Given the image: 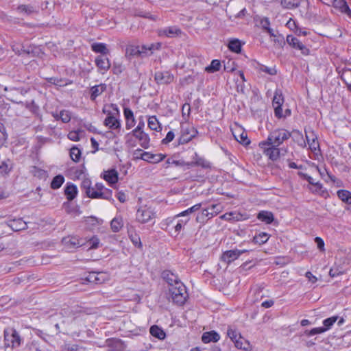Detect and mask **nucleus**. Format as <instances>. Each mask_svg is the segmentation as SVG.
I'll return each instance as SVG.
<instances>
[{
	"mask_svg": "<svg viewBox=\"0 0 351 351\" xmlns=\"http://www.w3.org/2000/svg\"><path fill=\"white\" fill-rule=\"evenodd\" d=\"M24 343V339L19 331L13 327H8L3 330L4 349L14 350L19 348Z\"/></svg>",
	"mask_w": 351,
	"mask_h": 351,
	"instance_id": "1",
	"label": "nucleus"
},
{
	"mask_svg": "<svg viewBox=\"0 0 351 351\" xmlns=\"http://www.w3.org/2000/svg\"><path fill=\"white\" fill-rule=\"evenodd\" d=\"M169 291L173 303L179 306L183 305L189 296L186 288L182 282L169 287Z\"/></svg>",
	"mask_w": 351,
	"mask_h": 351,
	"instance_id": "2",
	"label": "nucleus"
},
{
	"mask_svg": "<svg viewBox=\"0 0 351 351\" xmlns=\"http://www.w3.org/2000/svg\"><path fill=\"white\" fill-rule=\"evenodd\" d=\"M198 134L197 130L186 123H180V135L178 139V145H184L190 142Z\"/></svg>",
	"mask_w": 351,
	"mask_h": 351,
	"instance_id": "3",
	"label": "nucleus"
},
{
	"mask_svg": "<svg viewBox=\"0 0 351 351\" xmlns=\"http://www.w3.org/2000/svg\"><path fill=\"white\" fill-rule=\"evenodd\" d=\"M291 136V132L284 128H278L271 131L266 141L268 143H272L280 146L284 141Z\"/></svg>",
	"mask_w": 351,
	"mask_h": 351,
	"instance_id": "4",
	"label": "nucleus"
},
{
	"mask_svg": "<svg viewBox=\"0 0 351 351\" xmlns=\"http://www.w3.org/2000/svg\"><path fill=\"white\" fill-rule=\"evenodd\" d=\"M279 146L272 143H268L267 141L259 143V147L263 150V154L272 161L276 160L280 157Z\"/></svg>",
	"mask_w": 351,
	"mask_h": 351,
	"instance_id": "5",
	"label": "nucleus"
},
{
	"mask_svg": "<svg viewBox=\"0 0 351 351\" xmlns=\"http://www.w3.org/2000/svg\"><path fill=\"white\" fill-rule=\"evenodd\" d=\"M155 218V213L149 207H141L136 213V219L141 223H146Z\"/></svg>",
	"mask_w": 351,
	"mask_h": 351,
	"instance_id": "6",
	"label": "nucleus"
},
{
	"mask_svg": "<svg viewBox=\"0 0 351 351\" xmlns=\"http://www.w3.org/2000/svg\"><path fill=\"white\" fill-rule=\"evenodd\" d=\"M306 134V139L309 146L310 149L315 154L317 155L320 152L319 143L317 139V136L312 130H304Z\"/></svg>",
	"mask_w": 351,
	"mask_h": 351,
	"instance_id": "7",
	"label": "nucleus"
},
{
	"mask_svg": "<svg viewBox=\"0 0 351 351\" xmlns=\"http://www.w3.org/2000/svg\"><path fill=\"white\" fill-rule=\"evenodd\" d=\"M286 42L292 48L300 50L301 53L304 56H308L310 53L309 49L293 35H288L286 38Z\"/></svg>",
	"mask_w": 351,
	"mask_h": 351,
	"instance_id": "8",
	"label": "nucleus"
},
{
	"mask_svg": "<svg viewBox=\"0 0 351 351\" xmlns=\"http://www.w3.org/2000/svg\"><path fill=\"white\" fill-rule=\"evenodd\" d=\"M97 193H94L92 199H103L113 202L112 190L105 188L102 183L96 184Z\"/></svg>",
	"mask_w": 351,
	"mask_h": 351,
	"instance_id": "9",
	"label": "nucleus"
},
{
	"mask_svg": "<svg viewBox=\"0 0 351 351\" xmlns=\"http://www.w3.org/2000/svg\"><path fill=\"white\" fill-rule=\"evenodd\" d=\"M133 136L138 141V144L144 149H147L149 147L150 138L149 135L144 132V130H132L127 134Z\"/></svg>",
	"mask_w": 351,
	"mask_h": 351,
	"instance_id": "10",
	"label": "nucleus"
},
{
	"mask_svg": "<svg viewBox=\"0 0 351 351\" xmlns=\"http://www.w3.org/2000/svg\"><path fill=\"white\" fill-rule=\"evenodd\" d=\"M154 80L158 84H169L173 82L174 76L169 71H157L154 74Z\"/></svg>",
	"mask_w": 351,
	"mask_h": 351,
	"instance_id": "11",
	"label": "nucleus"
},
{
	"mask_svg": "<svg viewBox=\"0 0 351 351\" xmlns=\"http://www.w3.org/2000/svg\"><path fill=\"white\" fill-rule=\"evenodd\" d=\"M181 34L182 30L177 26L167 27L158 30V34L160 37L173 38Z\"/></svg>",
	"mask_w": 351,
	"mask_h": 351,
	"instance_id": "12",
	"label": "nucleus"
},
{
	"mask_svg": "<svg viewBox=\"0 0 351 351\" xmlns=\"http://www.w3.org/2000/svg\"><path fill=\"white\" fill-rule=\"evenodd\" d=\"M6 98L11 101L13 103H16V104H21L23 106H25V107L28 109L31 112H32L34 114H35L36 116H39L40 114H39V111H40V109H39V106L35 103V101L34 100L31 101H26L25 103L23 102V101H18L16 99H14L10 93H9L8 96L6 97Z\"/></svg>",
	"mask_w": 351,
	"mask_h": 351,
	"instance_id": "13",
	"label": "nucleus"
},
{
	"mask_svg": "<svg viewBox=\"0 0 351 351\" xmlns=\"http://www.w3.org/2000/svg\"><path fill=\"white\" fill-rule=\"evenodd\" d=\"M160 47L161 44L160 43L138 45V49L141 51V58L150 56L154 50L159 49Z\"/></svg>",
	"mask_w": 351,
	"mask_h": 351,
	"instance_id": "14",
	"label": "nucleus"
},
{
	"mask_svg": "<svg viewBox=\"0 0 351 351\" xmlns=\"http://www.w3.org/2000/svg\"><path fill=\"white\" fill-rule=\"evenodd\" d=\"M95 65L100 73H104L110 68V62L106 56H98L95 60Z\"/></svg>",
	"mask_w": 351,
	"mask_h": 351,
	"instance_id": "15",
	"label": "nucleus"
},
{
	"mask_svg": "<svg viewBox=\"0 0 351 351\" xmlns=\"http://www.w3.org/2000/svg\"><path fill=\"white\" fill-rule=\"evenodd\" d=\"M239 258L238 249L227 250L222 253L220 256L221 261L230 265L231 263Z\"/></svg>",
	"mask_w": 351,
	"mask_h": 351,
	"instance_id": "16",
	"label": "nucleus"
},
{
	"mask_svg": "<svg viewBox=\"0 0 351 351\" xmlns=\"http://www.w3.org/2000/svg\"><path fill=\"white\" fill-rule=\"evenodd\" d=\"M166 156L162 154H152L147 152H143L141 154L139 158L151 163H158L162 161Z\"/></svg>",
	"mask_w": 351,
	"mask_h": 351,
	"instance_id": "17",
	"label": "nucleus"
},
{
	"mask_svg": "<svg viewBox=\"0 0 351 351\" xmlns=\"http://www.w3.org/2000/svg\"><path fill=\"white\" fill-rule=\"evenodd\" d=\"M104 123L106 126L108 127L111 130H118V132L120 131V121L112 114L111 112H108Z\"/></svg>",
	"mask_w": 351,
	"mask_h": 351,
	"instance_id": "18",
	"label": "nucleus"
},
{
	"mask_svg": "<svg viewBox=\"0 0 351 351\" xmlns=\"http://www.w3.org/2000/svg\"><path fill=\"white\" fill-rule=\"evenodd\" d=\"M162 278L169 285V287H172L181 282L178 276L170 270L163 271L162 272Z\"/></svg>",
	"mask_w": 351,
	"mask_h": 351,
	"instance_id": "19",
	"label": "nucleus"
},
{
	"mask_svg": "<svg viewBox=\"0 0 351 351\" xmlns=\"http://www.w3.org/2000/svg\"><path fill=\"white\" fill-rule=\"evenodd\" d=\"M8 225L15 232L21 231L27 228V223L22 218L10 219L8 221Z\"/></svg>",
	"mask_w": 351,
	"mask_h": 351,
	"instance_id": "20",
	"label": "nucleus"
},
{
	"mask_svg": "<svg viewBox=\"0 0 351 351\" xmlns=\"http://www.w3.org/2000/svg\"><path fill=\"white\" fill-rule=\"evenodd\" d=\"M103 178L112 186L119 180L118 172L116 169H112L104 172Z\"/></svg>",
	"mask_w": 351,
	"mask_h": 351,
	"instance_id": "21",
	"label": "nucleus"
},
{
	"mask_svg": "<svg viewBox=\"0 0 351 351\" xmlns=\"http://www.w3.org/2000/svg\"><path fill=\"white\" fill-rule=\"evenodd\" d=\"M219 213L217 209V211L210 212L208 209H203L200 213L196 217V221L200 223H205L209 219L217 215Z\"/></svg>",
	"mask_w": 351,
	"mask_h": 351,
	"instance_id": "22",
	"label": "nucleus"
},
{
	"mask_svg": "<svg viewBox=\"0 0 351 351\" xmlns=\"http://www.w3.org/2000/svg\"><path fill=\"white\" fill-rule=\"evenodd\" d=\"M332 6L351 19V10L345 0H333Z\"/></svg>",
	"mask_w": 351,
	"mask_h": 351,
	"instance_id": "23",
	"label": "nucleus"
},
{
	"mask_svg": "<svg viewBox=\"0 0 351 351\" xmlns=\"http://www.w3.org/2000/svg\"><path fill=\"white\" fill-rule=\"evenodd\" d=\"M220 339L219 334L215 330H210L208 332H204L202 336V341L204 343H208L210 342L216 343Z\"/></svg>",
	"mask_w": 351,
	"mask_h": 351,
	"instance_id": "24",
	"label": "nucleus"
},
{
	"mask_svg": "<svg viewBox=\"0 0 351 351\" xmlns=\"http://www.w3.org/2000/svg\"><path fill=\"white\" fill-rule=\"evenodd\" d=\"M106 90L105 84H100L93 86L90 89V99L91 101H95L96 98L101 95Z\"/></svg>",
	"mask_w": 351,
	"mask_h": 351,
	"instance_id": "25",
	"label": "nucleus"
},
{
	"mask_svg": "<svg viewBox=\"0 0 351 351\" xmlns=\"http://www.w3.org/2000/svg\"><path fill=\"white\" fill-rule=\"evenodd\" d=\"M62 242L68 247L76 248L84 244V240L76 237H68L62 239Z\"/></svg>",
	"mask_w": 351,
	"mask_h": 351,
	"instance_id": "26",
	"label": "nucleus"
},
{
	"mask_svg": "<svg viewBox=\"0 0 351 351\" xmlns=\"http://www.w3.org/2000/svg\"><path fill=\"white\" fill-rule=\"evenodd\" d=\"M254 68L258 73H264L269 75H275L277 74V69L275 66L269 67L259 62H256V65L254 66Z\"/></svg>",
	"mask_w": 351,
	"mask_h": 351,
	"instance_id": "27",
	"label": "nucleus"
},
{
	"mask_svg": "<svg viewBox=\"0 0 351 351\" xmlns=\"http://www.w3.org/2000/svg\"><path fill=\"white\" fill-rule=\"evenodd\" d=\"M125 56L130 60L132 58H141V51L138 49V45H128L125 49Z\"/></svg>",
	"mask_w": 351,
	"mask_h": 351,
	"instance_id": "28",
	"label": "nucleus"
},
{
	"mask_svg": "<svg viewBox=\"0 0 351 351\" xmlns=\"http://www.w3.org/2000/svg\"><path fill=\"white\" fill-rule=\"evenodd\" d=\"M64 194L69 201H72L77 194V186L72 183H68L64 189Z\"/></svg>",
	"mask_w": 351,
	"mask_h": 351,
	"instance_id": "29",
	"label": "nucleus"
},
{
	"mask_svg": "<svg viewBox=\"0 0 351 351\" xmlns=\"http://www.w3.org/2000/svg\"><path fill=\"white\" fill-rule=\"evenodd\" d=\"M149 332L153 337L160 340H163L166 337V333L165 331L157 325L152 326L149 328Z\"/></svg>",
	"mask_w": 351,
	"mask_h": 351,
	"instance_id": "30",
	"label": "nucleus"
},
{
	"mask_svg": "<svg viewBox=\"0 0 351 351\" xmlns=\"http://www.w3.org/2000/svg\"><path fill=\"white\" fill-rule=\"evenodd\" d=\"M257 219L267 224H270L274 221V217L271 212L263 210L258 213Z\"/></svg>",
	"mask_w": 351,
	"mask_h": 351,
	"instance_id": "31",
	"label": "nucleus"
},
{
	"mask_svg": "<svg viewBox=\"0 0 351 351\" xmlns=\"http://www.w3.org/2000/svg\"><path fill=\"white\" fill-rule=\"evenodd\" d=\"M91 49L95 53H99L101 56H106L109 53V50L105 43H95L91 45Z\"/></svg>",
	"mask_w": 351,
	"mask_h": 351,
	"instance_id": "32",
	"label": "nucleus"
},
{
	"mask_svg": "<svg viewBox=\"0 0 351 351\" xmlns=\"http://www.w3.org/2000/svg\"><path fill=\"white\" fill-rule=\"evenodd\" d=\"M234 343L237 348L243 349L245 351H249L252 348L250 342L242 336H239L238 339L235 341Z\"/></svg>",
	"mask_w": 351,
	"mask_h": 351,
	"instance_id": "33",
	"label": "nucleus"
},
{
	"mask_svg": "<svg viewBox=\"0 0 351 351\" xmlns=\"http://www.w3.org/2000/svg\"><path fill=\"white\" fill-rule=\"evenodd\" d=\"M23 351H43V350L39 341L33 339L25 344Z\"/></svg>",
	"mask_w": 351,
	"mask_h": 351,
	"instance_id": "34",
	"label": "nucleus"
},
{
	"mask_svg": "<svg viewBox=\"0 0 351 351\" xmlns=\"http://www.w3.org/2000/svg\"><path fill=\"white\" fill-rule=\"evenodd\" d=\"M16 11L25 15L38 12L36 8L31 5H20L16 8Z\"/></svg>",
	"mask_w": 351,
	"mask_h": 351,
	"instance_id": "35",
	"label": "nucleus"
},
{
	"mask_svg": "<svg viewBox=\"0 0 351 351\" xmlns=\"http://www.w3.org/2000/svg\"><path fill=\"white\" fill-rule=\"evenodd\" d=\"M269 238V234L266 232H260L258 234H256L252 239V242L258 244L262 245L265 243Z\"/></svg>",
	"mask_w": 351,
	"mask_h": 351,
	"instance_id": "36",
	"label": "nucleus"
},
{
	"mask_svg": "<svg viewBox=\"0 0 351 351\" xmlns=\"http://www.w3.org/2000/svg\"><path fill=\"white\" fill-rule=\"evenodd\" d=\"M338 197L347 204H351V193L347 190L341 189L337 191Z\"/></svg>",
	"mask_w": 351,
	"mask_h": 351,
	"instance_id": "37",
	"label": "nucleus"
},
{
	"mask_svg": "<svg viewBox=\"0 0 351 351\" xmlns=\"http://www.w3.org/2000/svg\"><path fill=\"white\" fill-rule=\"evenodd\" d=\"M241 43L239 39H232L229 41L228 48L234 53H239L241 51Z\"/></svg>",
	"mask_w": 351,
	"mask_h": 351,
	"instance_id": "38",
	"label": "nucleus"
},
{
	"mask_svg": "<svg viewBox=\"0 0 351 351\" xmlns=\"http://www.w3.org/2000/svg\"><path fill=\"white\" fill-rule=\"evenodd\" d=\"M12 169V162L10 159H7L0 163V174H8Z\"/></svg>",
	"mask_w": 351,
	"mask_h": 351,
	"instance_id": "39",
	"label": "nucleus"
},
{
	"mask_svg": "<svg viewBox=\"0 0 351 351\" xmlns=\"http://www.w3.org/2000/svg\"><path fill=\"white\" fill-rule=\"evenodd\" d=\"M123 226L121 217H114L110 222V228L114 232H118Z\"/></svg>",
	"mask_w": 351,
	"mask_h": 351,
	"instance_id": "40",
	"label": "nucleus"
},
{
	"mask_svg": "<svg viewBox=\"0 0 351 351\" xmlns=\"http://www.w3.org/2000/svg\"><path fill=\"white\" fill-rule=\"evenodd\" d=\"M64 178L62 175H57L56 176L51 182V184H50V186L52 189H58L59 188L61 187V186L62 185V184L64 183Z\"/></svg>",
	"mask_w": 351,
	"mask_h": 351,
	"instance_id": "41",
	"label": "nucleus"
},
{
	"mask_svg": "<svg viewBox=\"0 0 351 351\" xmlns=\"http://www.w3.org/2000/svg\"><path fill=\"white\" fill-rule=\"evenodd\" d=\"M147 124L149 128L152 130L158 131V129L161 130L160 124L156 116L149 117Z\"/></svg>",
	"mask_w": 351,
	"mask_h": 351,
	"instance_id": "42",
	"label": "nucleus"
},
{
	"mask_svg": "<svg viewBox=\"0 0 351 351\" xmlns=\"http://www.w3.org/2000/svg\"><path fill=\"white\" fill-rule=\"evenodd\" d=\"M221 62L218 60H212L210 64L206 67L205 71L209 73H213L220 70Z\"/></svg>",
	"mask_w": 351,
	"mask_h": 351,
	"instance_id": "43",
	"label": "nucleus"
},
{
	"mask_svg": "<svg viewBox=\"0 0 351 351\" xmlns=\"http://www.w3.org/2000/svg\"><path fill=\"white\" fill-rule=\"evenodd\" d=\"M341 78L346 84L348 89L351 91V70H345L343 71Z\"/></svg>",
	"mask_w": 351,
	"mask_h": 351,
	"instance_id": "44",
	"label": "nucleus"
},
{
	"mask_svg": "<svg viewBox=\"0 0 351 351\" xmlns=\"http://www.w3.org/2000/svg\"><path fill=\"white\" fill-rule=\"evenodd\" d=\"M202 204L200 203L197 204L191 208L181 212L175 216V218L180 217H188V215L193 212H195L201 208Z\"/></svg>",
	"mask_w": 351,
	"mask_h": 351,
	"instance_id": "45",
	"label": "nucleus"
},
{
	"mask_svg": "<svg viewBox=\"0 0 351 351\" xmlns=\"http://www.w3.org/2000/svg\"><path fill=\"white\" fill-rule=\"evenodd\" d=\"M291 132L292 134H295L296 136H295V141L298 143V144L302 147H306V141L304 140L303 135L302 132L298 130H293Z\"/></svg>",
	"mask_w": 351,
	"mask_h": 351,
	"instance_id": "46",
	"label": "nucleus"
},
{
	"mask_svg": "<svg viewBox=\"0 0 351 351\" xmlns=\"http://www.w3.org/2000/svg\"><path fill=\"white\" fill-rule=\"evenodd\" d=\"M184 219H179L177 223L174 226L175 232L176 236L180 233L181 230L184 227L185 225L189 222V218L188 217H184Z\"/></svg>",
	"mask_w": 351,
	"mask_h": 351,
	"instance_id": "47",
	"label": "nucleus"
},
{
	"mask_svg": "<svg viewBox=\"0 0 351 351\" xmlns=\"http://www.w3.org/2000/svg\"><path fill=\"white\" fill-rule=\"evenodd\" d=\"M339 317L332 316L330 317H328L327 319H325L323 321V328H326V331L331 328V327L333 326V324L338 320Z\"/></svg>",
	"mask_w": 351,
	"mask_h": 351,
	"instance_id": "48",
	"label": "nucleus"
},
{
	"mask_svg": "<svg viewBox=\"0 0 351 351\" xmlns=\"http://www.w3.org/2000/svg\"><path fill=\"white\" fill-rule=\"evenodd\" d=\"M31 173L35 177L40 179L44 178L47 176V171L41 169L36 166H33L31 169Z\"/></svg>",
	"mask_w": 351,
	"mask_h": 351,
	"instance_id": "49",
	"label": "nucleus"
},
{
	"mask_svg": "<svg viewBox=\"0 0 351 351\" xmlns=\"http://www.w3.org/2000/svg\"><path fill=\"white\" fill-rule=\"evenodd\" d=\"M81 154L82 153L80 149L75 146H73L70 149V156L74 162H77L80 160Z\"/></svg>",
	"mask_w": 351,
	"mask_h": 351,
	"instance_id": "50",
	"label": "nucleus"
},
{
	"mask_svg": "<svg viewBox=\"0 0 351 351\" xmlns=\"http://www.w3.org/2000/svg\"><path fill=\"white\" fill-rule=\"evenodd\" d=\"M55 117L56 119L59 117L63 123H69L71 118V112L69 110H62L60 112V114Z\"/></svg>",
	"mask_w": 351,
	"mask_h": 351,
	"instance_id": "51",
	"label": "nucleus"
},
{
	"mask_svg": "<svg viewBox=\"0 0 351 351\" xmlns=\"http://www.w3.org/2000/svg\"><path fill=\"white\" fill-rule=\"evenodd\" d=\"M227 335L234 343L238 339L239 336H241L236 329L230 326L228 328Z\"/></svg>",
	"mask_w": 351,
	"mask_h": 351,
	"instance_id": "52",
	"label": "nucleus"
},
{
	"mask_svg": "<svg viewBox=\"0 0 351 351\" xmlns=\"http://www.w3.org/2000/svg\"><path fill=\"white\" fill-rule=\"evenodd\" d=\"M195 156L197 159L194 164L197 166H200L204 169H208L210 167V164L208 161L205 160L204 158L199 157L197 154H195Z\"/></svg>",
	"mask_w": 351,
	"mask_h": 351,
	"instance_id": "53",
	"label": "nucleus"
},
{
	"mask_svg": "<svg viewBox=\"0 0 351 351\" xmlns=\"http://www.w3.org/2000/svg\"><path fill=\"white\" fill-rule=\"evenodd\" d=\"M190 112H191L190 104H187V103L184 104L182 106V116L183 117V119L186 121L187 118L189 117Z\"/></svg>",
	"mask_w": 351,
	"mask_h": 351,
	"instance_id": "54",
	"label": "nucleus"
},
{
	"mask_svg": "<svg viewBox=\"0 0 351 351\" xmlns=\"http://www.w3.org/2000/svg\"><path fill=\"white\" fill-rule=\"evenodd\" d=\"M12 49L18 55L29 54L32 52V50L25 49L24 46H21L20 49L18 47L13 46Z\"/></svg>",
	"mask_w": 351,
	"mask_h": 351,
	"instance_id": "55",
	"label": "nucleus"
},
{
	"mask_svg": "<svg viewBox=\"0 0 351 351\" xmlns=\"http://www.w3.org/2000/svg\"><path fill=\"white\" fill-rule=\"evenodd\" d=\"M90 249H97L99 247V239L97 237H93L88 241Z\"/></svg>",
	"mask_w": 351,
	"mask_h": 351,
	"instance_id": "56",
	"label": "nucleus"
},
{
	"mask_svg": "<svg viewBox=\"0 0 351 351\" xmlns=\"http://www.w3.org/2000/svg\"><path fill=\"white\" fill-rule=\"evenodd\" d=\"M284 102V99L282 94L278 95L277 92H276L275 95L273 99V106H282Z\"/></svg>",
	"mask_w": 351,
	"mask_h": 351,
	"instance_id": "57",
	"label": "nucleus"
},
{
	"mask_svg": "<svg viewBox=\"0 0 351 351\" xmlns=\"http://www.w3.org/2000/svg\"><path fill=\"white\" fill-rule=\"evenodd\" d=\"M3 90H4V91L10 92V93L12 91H16V92L21 93V95H24L27 93V90H24V88H16V87H13V86H10V87L4 86Z\"/></svg>",
	"mask_w": 351,
	"mask_h": 351,
	"instance_id": "58",
	"label": "nucleus"
},
{
	"mask_svg": "<svg viewBox=\"0 0 351 351\" xmlns=\"http://www.w3.org/2000/svg\"><path fill=\"white\" fill-rule=\"evenodd\" d=\"M102 220L99 219L95 217L90 216L87 217L86 219V222L87 224H90L92 226L99 225L101 223Z\"/></svg>",
	"mask_w": 351,
	"mask_h": 351,
	"instance_id": "59",
	"label": "nucleus"
},
{
	"mask_svg": "<svg viewBox=\"0 0 351 351\" xmlns=\"http://www.w3.org/2000/svg\"><path fill=\"white\" fill-rule=\"evenodd\" d=\"M98 276V272L97 271H91L88 276L86 277L85 280L90 283L96 284V276Z\"/></svg>",
	"mask_w": 351,
	"mask_h": 351,
	"instance_id": "60",
	"label": "nucleus"
},
{
	"mask_svg": "<svg viewBox=\"0 0 351 351\" xmlns=\"http://www.w3.org/2000/svg\"><path fill=\"white\" fill-rule=\"evenodd\" d=\"M298 175L301 178H302V179L306 180V181H308V182L310 184L313 185H313H314V184L315 183V182H314L313 178L311 176H308V174H306V173H303V172L299 171V172L298 173Z\"/></svg>",
	"mask_w": 351,
	"mask_h": 351,
	"instance_id": "61",
	"label": "nucleus"
},
{
	"mask_svg": "<svg viewBox=\"0 0 351 351\" xmlns=\"http://www.w3.org/2000/svg\"><path fill=\"white\" fill-rule=\"evenodd\" d=\"M130 237L132 242L136 247H137L138 248L142 247V243L141 241V239L137 234L130 235Z\"/></svg>",
	"mask_w": 351,
	"mask_h": 351,
	"instance_id": "62",
	"label": "nucleus"
},
{
	"mask_svg": "<svg viewBox=\"0 0 351 351\" xmlns=\"http://www.w3.org/2000/svg\"><path fill=\"white\" fill-rule=\"evenodd\" d=\"M175 137L174 132L173 131H169L166 135V137L162 140V144H168L171 142Z\"/></svg>",
	"mask_w": 351,
	"mask_h": 351,
	"instance_id": "63",
	"label": "nucleus"
},
{
	"mask_svg": "<svg viewBox=\"0 0 351 351\" xmlns=\"http://www.w3.org/2000/svg\"><path fill=\"white\" fill-rule=\"evenodd\" d=\"M68 138L73 141H79L80 139V133L77 131H71L68 134Z\"/></svg>",
	"mask_w": 351,
	"mask_h": 351,
	"instance_id": "64",
	"label": "nucleus"
}]
</instances>
